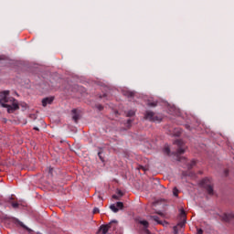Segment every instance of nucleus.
<instances>
[{
    "label": "nucleus",
    "mask_w": 234,
    "mask_h": 234,
    "mask_svg": "<svg viewBox=\"0 0 234 234\" xmlns=\"http://www.w3.org/2000/svg\"><path fill=\"white\" fill-rule=\"evenodd\" d=\"M10 94L9 90H4L0 92V103L2 107H5L8 112H14V111H17L19 109V104H17V101L13 97H8Z\"/></svg>",
    "instance_id": "obj_1"
},
{
    "label": "nucleus",
    "mask_w": 234,
    "mask_h": 234,
    "mask_svg": "<svg viewBox=\"0 0 234 234\" xmlns=\"http://www.w3.org/2000/svg\"><path fill=\"white\" fill-rule=\"evenodd\" d=\"M175 145L177 146V150L176 152H175V156L176 158L177 162H185L186 163V168L188 170H191L192 168H194L197 165V161L196 160H192L190 163H187V159H186V157H181V154H184V153H186V144H184V141L178 139L176 140L174 142Z\"/></svg>",
    "instance_id": "obj_2"
},
{
    "label": "nucleus",
    "mask_w": 234,
    "mask_h": 234,
    "mask_svg": "<svg viewBox=\"0 0 234 234\" xmlns=\"http://www.w3.org/2000/svg\"><path fill=\"white\" fill-rule=\"evenodd\" d=\"M202 187H204L207 193L210 196L215 195V191L213 190V181L211 179L206 177L200 182Z\"/></svg>",
    "instance_id": "obj_3"
},
{
    "label": "nucleus",
    "mask_w": 234,
    "mask_h": 234,
    "mask_svg": "<svg viewBox=\"0 0 234 234\" xmlns=\"http://www.w3.org/2000/svg\"><path fill=\"white\" fill-rule=\"evenodd\" d=\"M144 119L149 122H162V117L156 115L154 112L146 111L144 113Z\"/></svg>",
    "instance_id": "obj_4"
},
{
    "label": "nucleus",
    "mask_w": 234,
    "mask_h": 234,
    "mask_svg": "<svg viewBox=\"0 0 234 234\" xmlns=\"http://www.w3.org/2000/svg\"><path fill=\"white\" fill-rule=\"evenodd\" d=\"M222 220L224 222H229L230 220H233L234 218V214L233 213H224L221 216Z\"/></svg>",
    "instance_id": "obj_5"
},
{
    "label": "nucleus",
    "mask_w": 234,
    "mask_h": 234,
    "mask_svg": "<svg viewBox=\"0 0 234 234\" xmlns=\"http://www.w3.org/2000/svg\"><path fill=\"white\" fill-rule=\"evenodd\" d=\"M108 225L110 231H116V228H118V220H112Z\"/></svg>",
    "instance_id": "obj_6"
},
{
    "label": "nucleus",
    "mask_w": 234,
    "mask_h": 234,
    "mask_svg": "<svg viewBox=\"0 0 234 234\" xmlns=\"http://www.w3.org/2000/svg\"><path fill=\"white\" fill-rule=\"evenodd\" d=\"M52 101H54L53 97L45 98L42 100V105H43V107H47V105H50V103H52Z\"/></svg>",
    "instance_id": "obj_7"
},
{
    "label": "nucleus",
    "mask_w": 234,
    "mask_h": 234,
    "mask_svg": "<svg viewBox=\"0 0 234 234\" xmlns=\"http://www.w3.org/2000/svg\"><path fill=\"white\" fill-rule=\"evenodd\" d=\"M100 233L101 234H107L108 231H111L109 229V225H101L99 229Z\"/></svg>",
    "instance_id": "obj_8"
},
{
    "label": "nucleus",
    "mask_w": 234,
    "mask_h": 234,
    "mask_svg": "<svg viewBox=\"0 0 234 234\" xmlns=\"http://www.w3.org/2000/svg\"><path fill=\"white\" fill-rule=\"evenodd\" d=\"M185 225L186 221L178 223L177 226L174 227V233L178 234V228H184Z\"/></svg>",
    "instance_id": "obj_9"
},
{
    "label": "nucleus",
    "mask_w": 234,
    "mask_h": 234,
    "mask_svg": "<svg viewBox=\"0 0 234 234\" xmlns=\"http://www.w3.org/2000/svg\"><path fill=\"white\" fill-rule=\"evenodd\" d=\"M123 96H126L127 98H133L134 97V91L131 90H124Z\"/></svg>",
    "instance_id": "obj_10"
},
{
    "label": "nucleus",
    "mask_w": 234,
    "mask_h": 234,
    "mask_svg": "<svg viewBox=\"0 0 234 234\" xmlns=\"http://www.w3.org/2000/svg\"><path fill=\"white\" fill-rule=\"evenodd\" d=\"M72 113H73L72 119L76 123H78V120H80V116L78 115V112H76V110H72Z\"/></svg>",
    "instance_id": "obj_11"
},
{
    "label": "nucleus",
    "mask_w": 234,
    "mask_h": 234,
    "mask_svg": "<svg viewBox=\"0 0 234 234\" xmlns=\"http://www.w3.org/2000/svg\"><path fill=\"white\" fill-rule=\"evenodd\" d=\"M110 209H112V211H113V213H118V211H120V209L117 208L116 205H111Z\"/></svg>",
    "instance_id": "obj_12"
},
{
    "label": "nucleus",
    "mask_w": 234,
    "mask_h": 234,
    "mask_svg": "<svg viewBox=\"0 0 234 234\" xmlns=\"http://www.w3.org/2000/svg\"><path fill=\"white\" fill-rule=\"evenodd\" d=\"M163 151H164L165 154L169 155L171 154V149H169V146H165Z\"/></svg>",
    "instance_id": "obj_13"
},
{
    "label": "nucleus",
    "mask_w": 234,
    "mask_h": 234,
    "mask_svg": "<svg viewBox=\"0 0 234 234\" xmlns=\"http://www.w3.org/2000/svg\"><path fill=\"white\" fill-rule=\"evenodd\" d=\"M134 114H135L134 111L130 110V111L126 113V116H127L128 118H131V117L134 116Z\"/></svg>",
    "instance_id": "obj_14"
},
{
    "label": "nucleus",
    "mask_w": 234,
    "mask_h": 234,
    "mask_svg": "<svg viewBox=\"0 0 234 234\" xmlns=\"http://www.w3.org/2000/svg\"><path fill=\"white\" fill-rule=\"evenodd\" d=\"M153 220H154V222H157V224H162V221H160V218H158V216H152Z\"/></svg>",
    "instance_id": "obj_15"
},
{
    "label": "nucleus",
    "mask_w": 234,
    "mask_h": 234,
    "mask_svg": "<svg viewBox=\"0 0 234 234\" xmlns=\"http://www.w3.org/2000/svg\"><path fill=\"white\" fill-rule=\"evenodd\" d=\"M178 193H179L178 188L174 187V189H173V195H174V197H178Z\"/></svg>",
    "instance_id": "obj_16"
},
{
    "label": "nucleus",
    "mask_w": 234,
    "mask_h": 234,
    "mask_svg": "<svg viewBox=\"0 0 234 234\" xmlns=\"http://www.w3.org/2000/svg\"><path fill=\"white\" fill-rule=\"evenodd\" d=\"M180 217H181V218H186V210H184V209L180 210Z\"/></svg>",
    "instance_id": "obj_17"
},
{
    "label": "nucleus",
    "mask_w": 234,
    "mask_h": 234,
    "mask_svg": "<svg viewBox=\"0 0 234 234\" xmlns=\"http://www.w3.org/2000/svg\"><path fill=\"white\" fill-rule=\"evenodd\" d=\"M116 206H117V208L119 207V209H123V203L117 202Z\"/></svg>",
    "instance_id": "obj_18"
},
{
    "label": "nucleus",
    "mask_w": 234,
    "mask_h": 234,
    "mask_svg": "<svg viewBox=\"0 0 234 234\" xmlns=\"http://www.w3.org/2000/svg\"><path fill=\"white\" fill-rule=\"evenodd\" d=\"M12 207H14V209H17V207H19V203H11Z\"/></svg>",
    "instance_id": "obj_19"
},
{
    "label": "nucleus",
    "mask_w": 234,
    "mask_h": 234,
    "mask_svg": "<svg viewBox=\"0 0 234 234\" xmlns=\"http://www.w3.org/2000/svg\"><path fill=\"white\" fill-rule=\"evenodd\" d=\"M22 227L24 228V229H27V231H28V233H32V229H30L28 227L22 225Z\"/></svg>",
    "instance_id": "obj_20"
},
{
    "label": "nucleus",
    "mask_w": 234,
    "mask_h": 234,
    "mask_svg": "<svg viewBox=\"0 0 234 234\" xmlns=\"http://www.w3.org/2000/svg\"><path fill=\"white\" fill-rule=\"evenodd\" d=\"M149 107H156V102H149Z\"/></svg>",
    "instance_id": "obj_21"
},
{
    "label": "nucleus",
    "mask_w": 234,
    "mask_h": 234,
    "mask_svg": "<svg viewBox=\"0 0 234 234\" xmlns=\"http://www.w3.org/2000/svg\"><path fill=\"white\" fill-rule=\"evenodd\" d=\"M98 156H99L100 160H101V162H103V157L101 156V152L98 153Z\"/></svg>",
    "instance_id": "obj_22"
},
{
    "label": "nucleus",
    "mask_w": 234,
    "mask_h": 234,
    "mask_svg": "<svg viewBox=\"0 0 234 234\" xmlns=\"http://www.w3.org/2000/svg\"><path fill=\"white\" fill-rule=\"evenodd\" d=\"M93 213H94V214L100 213V208L95 207V208L93 209Z\"/></svg>",
    "instance_id": "obj_23"
},
{
    "label": "nucleus",
    "mask_w": 234,
    "mask_h": 234,
    "mask_svg": "<svg viewBox=\"0 0 234 234\" xmlns=\"http://www.w3.org/2000/svg\"><path fill=\"white\" fill-rule=\"evenodd\" d=\"M203 233H204V230H202V229H197V234H203Z\"/></svg>",
    "instance_id": "obj_24"
},
{
    "label": "nucleus",
    "mask_w": 234,
    "mask_h": 234,
    "mask_svg": "<svg viewBox=\"0 0 234 234\" xmlns=\"http://www.w3.org/2000/svg\"><path fill=\"white\" fill-rule=\"evenodd\" d=\"M112 198H114L115 200H120V197L116 196V195H113L112 196Z\"/></svg>",
    "instance_id": "obj_25"
},
{
    "label": "nucleus",
    "mask_w": 234,
    "mask_h": 234,
    "mask_svg": "<svg viewBox=\"0 0 234 234\" xmlns=\"http://www.w3.org/2000/svg\"><path fill=\"white\" fill-rule=\"evenodd\" d=\"M118 195H120V197H123V193L122 192V190H118Z\"/></svg>",
    "instance_id": "obj_26"
},
{
    "label": "nucleus",
    "mask_w": 234,
    "mask_h": 234,
    "mask_svg": "<svg viewBox=\"0 0 234 234\" xmlns=\"http://www.w3.org/2000/svg\"><path fill=\"white\" fill-rule=\"evenodd\" d=\"M127 123H128V125H131V123H133V121H132L131 119H129V120L127 121Z\"/></svg>",
    "instance_id": "obj_27"
},
{
    "label": "nucleus",
    "mask_w": 234,
    "mask_h": 234,
    "mask_svg": "<svg viewBox=\"0 0 234 234\" xmlns=\"http://www.w3.org/2000/svg\"><path fill=\"white\" fill-rule=\"evenodd\" d=\"M139 169H143V171H145V167L140 166Z\"/></svg>",
    "instance_id": "obj_28"
},
{
    "label": "nucleus",
    "mask_w": 234,
    "mask_h": 234,
    "mask_svg": "<svg viewBox=\"0 0 234 234\" xmlns=\"http://www.w3.org/2000/svg\"><path fill=\"white\" fill-rule=\"evenodd\" d=\"M103 109L102 106H99V111H101Z\"/></svg>",
    "instance_id": "obj_29"
},
{
    "label": "nucleus",
    "mask_w": 234,
    "mask_h": 234,
    "mask_svg": "<svg viewBox=\"0 0 234 234\" xmlns=\"http://www.w3.org/2000/svg\"><path fill=\"white\" fill-rule=\"evenodd\" d=\"M34 129H35V131H39V128H37V127H35Z\"/></svg>",
    "instance_id": "obj_30"
},
{
    "label": "nucleus",
    "mask_w": 234,
    "mask_h": 234,
    "mask_svg": "<svg viewBox=\"0 0 234 234\" xmlns=\"http://www.w3.org/2000/svg\"><path fill=\"white\" fill-rule=\"evenodd\" d=\"M101 202H103V198H101V197H99Z\"/></svg>",
    "instance_id": "obj_31"
},
{
    "label": "nucleus",
    "mask_w": 234,
    "mask_h": 234,
    "mask_svg": "<svg viewBox=\"0 0 234 234\" xmlns=\"http://www.w3.org/2000/svg\"><path fill=\"white\" fill-rule=\"evenodd\" d=\"M186 129H189L190 126L186 124Z\"/></svg>",
    "instance_id": "obj_32"
},
{
    "label": "nucleus",
    "mask_w": 234,
    "mask_h": 234,
    "mask_svg": "<svg viewBox=\"0 0 234 234\" xmlns=\"http://www.w3.org/2000/svg\"><path fill=\"white\" fill-rule=\"evenodd\" d=\"M9 200H14V197H11L9 198Z\"/></svg>",
    "instance_id": "obj_33"
},
{
    "label": "nucleus",
    "mask_w": 234,
    "mask_h": 234,
    "mask_svg": "<svg viewBox=\"0 0 234 234\" xmlns=\"http://www.w3.org/2000/svg\"><path fill=\"white\" fill-rule=\"evenodd\" d=\"M0 206H2V204L0 203Z\"/></svg>",
    "instance_id": "obj_34"
}]
</instances>
